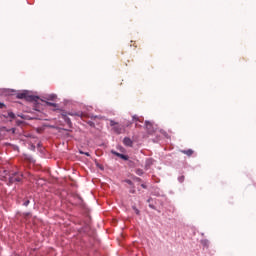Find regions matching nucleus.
Here are the masks:
<instances>
[{
    "label": "nucleus",
    "mask_w": 256,
    "mask_h": 256,
    "mask_svg": "<svg viewBox=\"0 0 256 256\" xmlns=\"http://www.w3.org/2000/svg\"><path fill=\"white\" fill-rule=\"evenodd\" d=\"M17 99H25L26 101H37L39 97L29 95V92L24 91L17 94Z\"/></svg>",
    "instance_id": "obj_1"
},
{
    "label": "nucleus",
    "mask_w": 256,
    "mask_h": 256,
    "mask_svg": "<svg viewBox=\"0 0 256 256\" xmlns=\"http://www.w3.org/2000/svg\"><path fill=\"white\" fill-rule=\"evenodd\" d=\"M145 128L149 135H153V133L157 131V127H155V124L151 121H145Z\"/></svg>",
    "instance_id": "obj_2"
},
{
    "label": "nucleus",
    "mask_w": 256,
    "mask_h": 256,
    "mask_svg": "<svg viewBox=\"0 0 256 256\" xmlns=\"http://www.w3.org/2000/svg\"><path fill=\"white\" fill-rule=\"evenodd\" d=\"M111 127H113V130L117 133V135H121L123 131H125V128L121 125H119L117 122L111 120L110 121Z\"/></svg>",
    "instance_id": "obj_3"
},
{
    "label": "nucleus",
    "mask_w": 256,
    "mask_h": 256,
    "mask_svg": "<svg viewBox=\"0 0 256 256\" xmlns=\"http://www.w3.org/2000/svg\"><path fill=\"white\" fill-rule=\"evenodd\" d=\"M21 179H23V175L19 173H14L13 176L10 177L11 183H19L21 182Z\"/></svg>",
    "instance_id": "obj_4"
},
{
    "label": "nucleus",
    "mask_w": 256,
    "mask_h": 256,
    "mask_svg": "<svg viewBox=\"0 0 256 256\" xmlns=\"http://www.w3.org/2000/svg\"><path fill=\"white\" fill-rule=\"evenodd\" d=\"M123 143L126 145V147H133V140H131L129 137H125Z\"/></svg>",
    "instance_id": "obj_5"
},
{
    "label": "nucleus",
    "mask_w": 256,
    "mask_h": 256,
    "mask_svg": "<svg viewBox=\"0 0 256 256\" xmlns=\"http://www.w3.org/2000/svg\"><path fill=\"white\" fill-rule=\"evenodd\" d=\"M61 115H62V119H64L65 123H67V125H71V118H68L65 113H62Z\"/></svg>",
    "instance_id": "obj_6"
},
{
    "label": "nucleus",
    "mask_w": 256,
    "mask_h": 256,
    "mask_svg": "<svg viewBox=\"0 0 256 256\" xmlns=\"http://www.w3.org/2000/svg\"><path fill=\"white\" fill-rule=\"evenodd\" d=\"M181 153H183L184 155H187L188 157H191V155H193V150L188 149V150H182Z\"/></svg>",
    "instance_id": "obj_7"
},
{
    "label": "nucleus",
    "mask_w": 256,
    "mask_h": 256,
    "mask_svg": "<svg viewBox=\"0 0 256 256\" xmlns=\"http://www.w3.org/2000/svg\"><path fill=\"white\" fill-rule=\"evenodd\" d=\"M153 165V159L149 158L146 160L145 169H149Z\"/></svg>",
    "instance_id": "obj_8"
},
{
    "label": "nucleus",
    "mask_w": 256,
    "mask_h": 256,
    "mask_svg": "<svg viewBox=\"0 0 256 256\" xmlns=\"http://www.w3.org/2000/svg\"><path fill=\"white\" fill-rule=\"evenodd\" d=\"M201 245H203V247H209V240L207 239L201 240Z\"/></svg>",
    "instance_id": "obj_9"
},
{
    "label": "nucleus",
    "mask_w": 256,
    "mask_h": 256,
    "mask_svg": "<svg viewBox=\"0 0 256 256\" xmlns=\"http://www.w3.org/2000/svg\"><path fill=\"white\" fill-rule=\"evenodd\" d=\"M48 99H50L51 101H55V99H57V95L51 94L48 96Z\"/></svg>",
    "instance_id": "obj_10"
},
{
    "label": "nucleus",
    "mask_w": 256,
    "mask_h": 256,
    "mask_svg": "<svg viewBox=\"0 0 256 256\" xmlns=\"http://www.w3.org/2000/svg\"><path fill=\"white\" fill-rule=\"evenodd\" d=\"M45 103H46V105H48L49 107H58L57 104L52 103V102H45Z\"/></svg>",
    "instance_id": "obj_11"
},
{
    "label": "nucleus",
    "mask_w": 256,
    "mask_h": 256,
    "mask_svg": "<svg viewBox=\"0 0 256 256\" xmlns=\"http://www.w3.org/2000/svg\"><path fill=\"white\" fill-rule=\"evenodd\" d=\"M120 159H123L124 161H127L129 159V156H127L125 154H121Z\"/></svg>",
    "instance_id": "obj_12"
},
{
    "label": "nucleus",
    "mask_w": 256,
    "mask_h": 256,
    "mask_svg": "<svg viewBox=\"0 0 256 256\" xmlns=\"http://www.w3.org/2000/svg\"><path fill=\"white\" fill-rule=\"evenodd\" d=\"M132 119L133 121H139L141 123V118H139L137 115L132 116Z\"/></svg>",
    "instance_id": "obj_13"
},
{
    "label": "nucleus",
    "mask_w": 256,
    "mask_h": 256,
    "mask_svg": "<svg viewBox=\"0 0 256 256\" xmlns=\"http://www.w3.org/2000/svg\"><path fill=\"white\" fill-rule=\"evenodd\" d=\"M143 170L142 169H137L136 170V175H139V176H141V175H143Z\"/></svg>",
    "instance_id": "obj_14"
},
{
    "label": "nucleus",
    "mask_w": 256,
    "mask_h": 256,
    "mask_svg": "<svg viewBox=\"0 0 256 256\" xmlns=\"http://www.w3.org/2000/svg\"><path fill=\"white\" fill-rule=\"evenodd\" d=\"M179 183H183L185 181V176L178 177Z\"/></svg>",
    "instance_id": "obj_15"
},
{
    "label": "nucleus",
    "mask_w": 256,
    "mask_h": 256,
    "mask_svg": "<svg viewBox=\"0 0 256 256\" xmlns=\"http://www.w3.org/2000/svg\"><path fill=\"white\" fill-rule=\"evenodd\" d=\"M8 117H10L11 119H15V113L9 112Z\"/></svg>",
    "instance_id": "obj_16"
},
{
    "label": "nucleus",
    "mask_w": 256,
    "mask_h": 256,
    "mask_svg": "<svg viewBox=\"0 0 256 256\" xmlns=\"http://www.w3.org/2000/svg\"><path fill=\"white\" fill-rule=\"evenodd\" d=\"M111 153H112L113 155H116V157H120V155H121V153L115 152V150H112Z\"/></svg>",
    "instance_id": "obj_17"
},
{
    "label": "nucleus",
    "mask_w": 256,
    "mask_h": 256,
    "mask_svg": "<svg viewBox=\"0 0 256 256\" xmlns=\"http://www.w3.org/2000/svg\"><path fill=\"white\" fill-rule=\"evenodd\" d=\"M69 115H77L78 117H83V113H78V114H73V113H69Z\"/></svg>",
    "instance_id": "obj_18"
},
{
    "label": "nucleus",
    "mask_w": 256,
    "mask_h": 256,
    "mask_svg": "<svg viewBox=\"0 0 256 256\" xmlns=\"http://www.w3.org/2000/svg\"><path fill=\"white\" fill-rule=\"evenodd\" d=\"M29 203H30L29 200L24 201V203H23L24 207H27L29 205Z\"/></svg>",
    "instance_id": "obj_19"
},
{
    "label": "nucleus",
    "mask_w": 256,
    "mask_h": 256,
    "mask_svg": "<svg viewBox=\"0 0 256 256\" xmlns=\"http://www.w3.org/2000/svg\"><path fill=\"white\" fill-rule=\"evenodd\" d=\"M80 154H81V155H86L87 157H89V153H88V152L80 151Z\"/></svg>",
    "instance_id": "obj_20"
},
{
    "label": "nucleus",
    "mask_w": 256,
    "mask_h": 256,
    "mask_svg": "<svg viewBox=\"0 0 256 256\" xmlns=\"http://www.w3.org/2000/svg\"><path fill=\"white\" fill-rule=\"evenodd\" d=\"M126 183H127L128 185H133V181H131V180H126Z\"/></svg>",
    "instance_id": "obj_21"
},
{
    "label": "nucleus",
    "mask_w": 256,
    "mask_h": 256,
    "mask_svg": "<svg viewBox=\"0 0 256 256\" xmlns=\"http://www.w3.org/2000/svg\"><path fill=\"white\" fill-rule=\"evenodd\" d=\"M4 107H5V104L0 102V109H4Z\"/></svg>",
    "instance_id": "obj_22"
},
{
    "label": "nucleus",
    "mask_w": 256,
    "mask_h": 256,
    "mask_svg": "<svg viewBox=\"0 0 256 256\" xmlns=\"http://www.w3.org/2000/svg\"><path fill=\"white\" fill-rule=\"evenodd\" d=\"M134 210H135L136 215H139V209L134 207Z\"/></svg>",
    "instance_id": "obj_23"
},
{
    "label": "nucleus",
    "mask_w": 256,
    "mask_h": 256,
    "mask_svg": "<svg viewBox=\"0 0 256 256\" xmlns=\"http://www.w3.org/2000/svg\"><path fill=\"white\" fill-rule=\"evenodd\" d=\"M141 187H142L143 189H147V185H145V184H141Z\"/></svg>",
    "instance_id": "obj_24"
},
{
    "label": "nucleus",
    "mask_w": 256,
    "mask_h": 256,
    "mask_svg": "<svg viewBox=\"0 0 256 256\" xmlns=\"http://www.w3.org/2000/svg\"><path fill=\"white\" fill-rule=\"evenodd\" d=\"M130 193H135V189L131 190Z\"/></svg>",
    "instance_id": "obj_25"
},
{
    "label": "nucleus",
    "mask_w": 256,
    "mask_h": 256,
    "mask_svg": "<svg viewBox=\"0 0 256 256\" xmlns=\"http://www.w3.org/2000/svg\"><path fill=\"white\" fill-rule=\"evenodd\" d=\"M136 181H141V178H136Z\"/></svg>",
    "instance_id": "obj_26"
}]
</instances>
